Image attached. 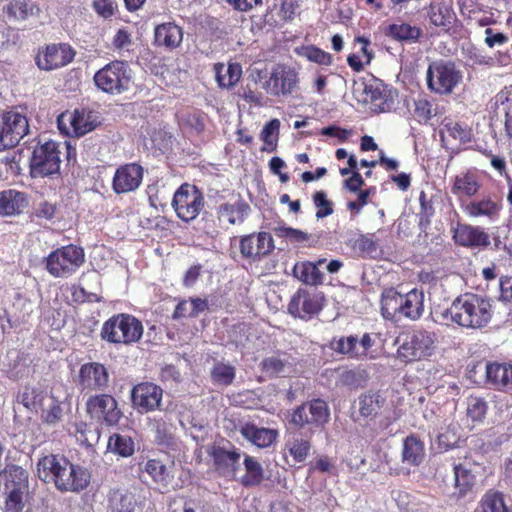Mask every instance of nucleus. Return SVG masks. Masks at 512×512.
<instances>
[{
	"mask_svg": "<svg viewBox=\"0 0 512 512\" xmlns=\"http://www.w3.org/2000/svg\"><path fill=\"white\" fill-rule=\"evenodd\" d=\"M86 412L91 419L107 426L117 425L123 416L117 400L110 394L90 396L86 401Z\"/></svg>",
	"mask_w": 512,
	"mask_h": 512,
	"instance_id": "nucleus-13",
	"label": "nucleus"
},
{
	"mask_svg": "<svg viewBox=\"0 0 512 512\" xmlns=\"http://www.w3.org/2000/svg\"><path fill=\"white\" fill-rule=\"evenodd\" d=\"M29 132L28 119L16 111L0 114V151L17 146Z\"/></svg>",
	"mask_w": 512,
	"mask_h": 512,
	"instance_id": "nucleus-12",
	"label": "nucleus"
},
{
	"mask_svg": "<svg viewBox=\"0 0 512 512\" xmlns=\"http://www.w3.org/2000/svg\"><path fill=\"white\" fill-rule=\"evenodd\" d=\"M419 202L418 224L422 230H426L431 225V219L434 216L435 210L432 201L427 198L424 191L419 195Z\"/></svg>",
	"mask_w": 512,
	"mask_h": 512,
	"instance_id": "nucleus-55",
	"label": "nucleus"
},
{
	"mask_svg": "<svg viewBox=\"0 0 512 512\" xmlns=\"http://www.w3.org/2000/svg\"><path fill=\"white\" fill-rule=\"evenodd\" d=\"M386 397L380 391H367L358 397V412L364 419L374 420L386 406Z\"/></svg>",
	"mask_w": 512,
	"mask_h": 512,
	"instance_id": "nucleus-30",
	"label": "nucleus"
},
{
	"mask_svg": "<svg viewBox=\"0 0 512 512\" xmlns=\"http://www.w3.org/2000/svg\"><path fill=\"white\" fill-rule=\"evenodd\" d=\"M143 331V324L138 318L128 313H118L103 323L100 337L110 344L132 345L141 340Z\"/></svg>",
	"mask_w": 512,
	"mask_h": 512,
	"instance_id": "nucleus-4",
	"label": "nucleus"
},
{
	"mask_svg": "<svg viewBox=\"0 0 512 512\" xmlns=\"http://www.w3.org/2000/svg\"><path fill=\"white\" fill-rule=\"evenodd\" d=\"M90 480L91 474L87 468L69 460L57 477L55 488L60 492L79 493L89 486Z\"/></svg>",
	"mask_w": 512,
	"mask_h": 512,
	"instance_id": "nucleus-18",
	"label": "nucleus"
},
{
	"mask_svg": "<svg viewBox=\"0 0 512 512\" xmlns=\"http://www.w3.org/2000/svg\"><path fill=\"white\" fill-rule=\"evenodd\" d=\"M43 263L51 276L68 278L85 263V252L75 244L64 245L51 251Z\"/></svg>",
	"mask_w": 512,
	"mask_h": 512,
	"instance_id": "nucleus-5",
	"label": "nucleus"
},
{
	"mask_svg": "<svg viewBox=\"0 0 512 512\" xmlns=\"http://www.w3.org/2000/svg\"><path fill=\"white\" fill-rule=\"evenodd\" d=\"M402 294L394 288L385 290L381 297V313L387 320L400 317Z\"/></svg>",
	"mask_w": 512,
	"mask_h": 512,
	"instance_id": "nucleus-46",
	"label": "nucleus"
},
{
	"mask_svg": "<svg viewBox=\"0 0 512 512\" xmlns=\"http://www.w3.org/2000/svg\"><path fill=\"white\" fill-rule=\"evenodd\" d=\"M243 464L245 474L241 477L240 483L246 488L259 486L264 480V469L261 463L255 457L245 455Z\"/></svg>",
	"mask_w": 512,
	"mask_h": 512,
	"instance_id": "nucleus-43",
	"label": "nucleus"
},
{
	"mask_svg": "<svg viewBox=\"0 0 512 512\" xmlns=\"http://www.w3.org/2000/svg\"><path fill=\"white\" fill-rule=\"evenodd\" d=\"M286 449L292 456L296 463H301L306 460L311 450V442L301 436H294L285 444Z\"/></svg>",
	"mask_w": 512,
	"mask_h": 512,
	"instance_id": "nucleus-51",
	"label": "nucleus"
},
{
	"mask_svg": "<svg viewBox=\"0 0 512 512\" xmlns=\"http://www.w3.org/2000/svg\"><path fill=\"white\" fill-rule=\"evenodd\" d=\"M60 164L59 144L49 140L35 147L30 160V174L32 177H47L58 174Z\"/></svg>",
	"mask_w": 512,
	"mask_h": 512,
	"instance_id": "nucleus-11",
	"label": "nucleus"
},
{
	"mask_svg": "<svg viewBox=\"0 0 512 512\" xmlns=\"http://www.w3.org/2000/svg\"><path fill=\"white\" fill-rule=\"evenodd\" d=\"M183 41V29L174 22H165L154 29V45L168 50L178 48Z\"/></svg>",
	"mask_w": 512,
	"mask_h": 512,
	"instance_id": "nucleus-28",
	"label": "nucleus"
},
{
	"mask_svg": "<svg viewBox=\"0 0 512 512\" xmlns=\"http://www.w3.org/2000/svg\"><path fill=\"white\" fill-rule=\"evenodd\" d=\"M463 73L451 60H436L426 71L427 88L438 95H450L462 82Z\"/></svg>",
	"mask_w": 512,
	"mask_h": 512,
	"instance_id": "nucleus-6",
	"label": "nucleus"
},
{
	"mask_svg": "<svg viewBox=\"0 0 512 512\" xmlns=\"http://www.w3.org/2000/svg\"><path fill=\"white\" fill-rule=\"evenodd\" d=\"M213 460L215 469L224 476H234L239 468L241 459L240 450L232 446L231 450L219 445H213L208 451Z\"/></svg>",
	"mask_w": 512,
	"mask_h": 512,
	"instance_id": "nucleus-24",
	"label": "nucleus"
},
{
	"mask_svg": "<svg viewBox=\"0 0 512 512\" xmlns=\"http://www.w3.org/2000/svg\"><path fill=\"white\" fill-rule=\"evenodd\" d=\"M260 79L263 77L260 76ZM300 76L296 68L277 64L268 75H265L262 82V89L266 94L276 98H287L293 96L299 90Z\"/></svg>",
	"mask_w": 512,
	"mask_h": 512,
	"instance_id": "nucleus-8",
	"label": "nucleus"
},
{
	"mask_svg": "<svg viewBox=\"0 0 512 512\" xmlns=\"http://www.w3.org/2000/svg\"><path fill=\"white\" fill-rule=\"evenodd\" d=\"M3 12L12 21H25L30 16L39 15V6L31 0H10Z\"/></svg>",
	"mask_w": 512,
	"mask_h": 512,
	"instance_id": "nucleus-37",
	"label": "nucleus"
},
{
	"mask_svg": "<svg viewBox=\"0 0 512 512\" xmlns=\"http://www.w3.org/2000/svg\"><path fill=\"white\" fill-rule=\"evenodd\" d=\"M438 337L434 331L421 327L401 332L396 340V357L403 363L427 360L435 354Z\"/></svg>",
	"mask_w": 512,
	"mask_h": 512,
	"instance_id": "nucleus-2",
	"label": "nucleus"
},
{
	"mask_svg": "<svg viewBox=\"0 0 512 512\" xmlns=\"http://www.w3.org/2000/svg\"><path fill=\"white\" fill-rule=\"evenodd\" d=\"M274 249L273 238L268 232L252 233L240 240V253L244 258L257 260Z\"/></svg>",
	"mask_w": 512,
	"mask_h": 512,
	"instance_id": "nucleus-23",
	"label": "nucleus"
},
{
	"mask_svg": "<svg viewBox=\"0 0 512 512\" xmlns=\"http://www.w3.org/2000/svg\"><path fill=\"white\" fill-rule=\"evenodd\" d=\"M280 127V121L278 119H272L266 123L261 131L260 138L267 145V150L272 152L277 147L278 131Z\"/></svg>",
	"mask_w": 512,
	"mask_h": 512,
	"instance_id": "nucleus-57",
	"label": "nucleus"
},
{
	"mask_svg": "<svg viewBox=\"0 0 512 512\" xmlns=\"http://www.w3.org/2000/svg\"><path fill=\"white\" fill-rule=\"evenodd\" d=\"M293 273L296 278L308 285H320L323 283V274L314 264L310 261L296 263L293 268Z\"/></svg>",
	"mask_w": 512,
	"mask_h": 512,
	"instance_id": "nucleus-48",
	"label": "nucleus"
},
{
	"mask_svg": "<svg viewBox=\"0 0 512 512\" xmlns=\"http://www.w3.org/2000/svg\"><path fill=\"white\" fill-rule=\"evenodd\" d=\"M75 52L69 44L47 45L36 56V64L41 70H54L64 67L74 60Z\"/></svg>",
	"mask_w": 512,
	"mask_h": 512,
	"instance_id": "nucleus-20",
	"label": "nucleus"
},
{
	"mask_svg": "<svg viewBox=\"0 0 512 512\" xmlns=\"http://www.w3.org/2000/svg\"><path fill=\"white\" fill-rule=\"evenodd\" d=\"M384 34L394 41L411 44L420 40L423 31L420 27L412 26L409 23L398 22L389 24L384 29Z\"/></svg>",
	"mask_w": 512,
	"mask_h": 512,
	"instance_id": "nucleus-35",
	"label": "nucleus"
},
{
	"mask_svg": "<svg viewBox=\"0 0 512 512\" xmlns=\"http://www.w3.org/2000/svg\"><path fill=\"white\" fill-rule=\"evenodd\" d=\"M329 419L330 410L326 401L317 398L296 407L291 414L290 423L298 428L305 425L322 427L328 423Z\"/></svg>",
	"mask_w": 512,
	"mask_h": 512,
	"instance_id": "nucleus-15",
	"label": "nucleus"
},
{
	"mask_svg": "<svg viewBox=\"0 0 512 512\" xmlns=\"http://www.w3.org/2000/svg\"><path fill=\"white\" fill-rule=\"evenodd\" d=\"M477 512H512V509L506 504L503 492L488 489L479 501Z\"/></svg>",
	"mask_w": 512,
	"mask_h": 512,
	"instance_id": "nucleus-41",
	"label": "nucleus"
},
{
	"mask_svg": "<svg viewBox=\"0 0 512 512\" xmlns=\"http://www.w3.org/2000/svg\"><path fill=\"white\" fill-rule=\"evenodd\" d=\"M501 208V203L497 200H494L490 196L482 199L472 200L466 205L462 206L464 213L469 217H485L488 219H494L498 217Z\"/></svg>",
	"mask_w": 512,
	"mask_h": 512,
	"instance_id": "nucleus-32",
	"label": "nucleus"
},
{
	"mask_svg": "<svg viewBox=\"0 0 512 512\" xmlns=\"http://www.w3.org/2000/svg\"><path fill=\"white\" fill-rule=\"evenodd\" d=\"M69 459L62 454H47L37 461V475L45 483H52L56 486L57 477L60 476L64 465Z\"/></svg>",
	"mask_w": 512,
	"mask_h": 512,
	"instance_id": "nucleus-26",
	"label": "nucleus"
},
{
	"mask_svg": "<svg viewBox=\"0 0 512 512\" xmlns=\"http://www.w3.org/2000/svg\"><path fill=\"white\" fill-rule=\"evenodd\" d=\"M244 439L259 448H267L276 442L278 431L271 428H259L252 422L242 423L239 428Z\"/></svg>",
	"mask_w": 512,
	"mask_h": 512,
	"instance_id": "nucleus-29",
	"label": "nucleus"
},
{
	"mask_svg": "<svg viewBox=\"0 0 512 512\" xmlns=\"http://www.w3.org/2000/svg\"><path fill=\"white\" fill-rule=\"evenodd\" d=\"M452 238L455 244L465 248H483L490 245V236L482 227L466 223H457L452 228Z\"/></svg>",
	"mask_w": 512,
	"mask_h": 512,
	"instance_id": "nucleus-22",
	"label": "nucleus"
},
{
	"mask_svg": "<svg viewBox=\"0 0 512 512\" xmlns=\"http://www.w3.org/2000/svg\"><path fill=\"white\" fill-rule=\"evenodd\" d=\"M352 249L358 256L367 257L377 252L378 244L373 238L367 235H360L354 240Z\"/></svg>",
	"mask_w": 512,
	"mask_h": 512,
	"instance_id": "nucleus-58",
	"label": "nucleus"
},
{
	"mask_svg": "<svg viewBox=\"0 0 512 512\" xmlns=\"http://www.w3.org/2000/svg\"><path fill=\"white\" fill-rule=\"evenodd\" d=\"M324 303L325 298L321 293L298 289L288 304V311L295 317L307 320L317 315L323 309Z\"/></svg>",
	"mask_w": 512,
	"mask_h": 512,
	"instance_id": "nucleus-17",
	"label": "nucleus"
},
{
	"mask_svg": "<svg viewBox=\"0 0 512 512\" xmlns=\"http://www.w3.org/2000/svg\"><path fill=\"white\" fill-rule=\"evenodd\" d=\"M313 204L316 207V218L323 219L334 212L333 202L328 199L327 193L323 190L316 191L312 195Z\"/></svg>",
	"mask_w": 512,
	"mask_h": 512,
	"instance_id": "nucleus-56",
	"label": "nucleus"
},
{
	"mask_svg": "<svg viewBox=\"0 0 512 512\" xmlns=\"http://www.w3.org/2000/svg\"><path fill=\"white\" fill-rule=\"evenodd\" d=\"M291 367L287 353L280 352L276 355L266 357L261 362V369L269 377L284 376Z\"/></svg>",
	"mask_w": 512,
	"mask_h": 512,
	"instance_id": "nucleus-45",
	"label": "nucleus"
},
{
	"mask_svg": "<svg viewBox=\"0 0 512 512\" xmlns=\"http://www.w3.org/2000/svg\"><path fill=\"white\" fill-rule=\"evenodd\" d=\"M109 373L105 365L88 362L81 365L78 374V387L81 391H102L108 387Z\"/></svg>",
	"mask_w": 512,
	"mask_h": 512,
	"instance_id": "nucleus-21",
	"label": "nucleus"
},
{
	"mask_svg": "<svg viewBox=\"0 0 512 512\" xmlns=\"http://www.w3.org/2000/svg\"><path fill=\"white\" fill-rule=\"evenodd\" d=\"M436 114L432 102L427 97H419L414 101V115L419 122H428Z\"/></svg>",
	"mask_w": 512,
	"mask_h": 512,
	"instance_id": "nucleus-60",
	"label": "nucleus"
},
{
	"mask_svg": "<svg viewBox=\"0 0 512 512\" xmlns=\"http://www.w3.org/2000/svg\"><path fill=\"white\" fill-rule=\"evenodd\" d=\"M447 313L454 323L463 328L482 329L490 323L494 311L489 298L464 293L453 300Z\"/></svg>",
	"mask_w": 512,
	"mask_h": 512,
	"instance_id": "nucleus-1",
	"label": "nucleus"
},
{
	"mask_svg": "<svg viewBox=\"0 0 512 512\" xmlns=\"http://www.w3.org/2000/svg\"><path fill=\"white\" fill-rule=\"evenodd\" d=\"M424 311V295L416 289L402 295L401 314L411 320L419 319Z\"/></svg>",
	"mask_w": 512,
	"mask_h": 512,
	"instance_id": "nucleus-39",
	"label": "nucleus"
},
{
	"mask_svg": "<svg viewBox=\"0 0 512 512\" xmlns=\"http://www.w3.org/2000/svg\"><path fill=\"white\" fill-rule=\"evenodd\" d=\"M364 94L365 102L370 104L373 111L386 112L391 109L393 104L391 92L381 81L365 85Z\"/></svg>",
	"mask_w": 512,
	"mask_h": 512,
	"instance_id": "nucleus-27",
	"label": "nucleus"
},
{
	"mask_svg": "<svg viewBox=\"0 0 512 512\" xmlns=\"http://www.w3.org/2000/svg\"><path fill=\"white\" fill-rule=\"evenodd\" d=\"M454 492L453 496L457 499L464 498L473 488L475 476L470 469L462 464L454 465Z\"/></svg>",
	"mask_w": 512,
	"mask_h": 512,
	"instance_id": "nucleus-42",
	"label": "nucleus"
},
{
	"mask_svg": "<svg viewBox=\"0 0 512 512\" xmlns=\"http://www.w3.org/2000/svg\"><path fill=\"white\" fill-rule=\"evenodd\" d=\"M58 127L69 136L82 137L96 129L100 124L97 111L82 107L72 112L65 111L58 116Z\"/></svg>",
	"mask_w": 512,
	"mask_h": 512,
	"instance_id": "nucleus-9",
	"label": "nucleus"
},
{
	"mask_svg": "<svg viewBox=\"0 0 512 512\" xmlns=\"http://www.w3.org/2000/svg\"><path fill=\"white\" fill-rule=\"evenodd\" d=\"M216 81L221 88L234 87L242 76V67L239 63H229L227 67L223 63L214 65Z\"/></svg>",
	"mask_w": 512,
	"mask_h": 512,
	"instance_id": "nucleus-40",
	"label": "nucleus"
},
{
	"mask_svg": "<svg viewBox=\"0 0 512 512\" xmlns=\"http://www.w3.org/2000/svg\"><path fill=\"white\" fill-rule=\"evenodd\" d=\"M211 379L213 383L229 386L233 383L236 376V369L231 364L217 362L211 369Z\"/></svg>",
	"mask_w": 512,
	"mask_h": 512,
	"instance_id": "nucleus-52",
	"label": "nucleus"
},
{
	"mask_svg": "<svg viewBox=\"0 0 512 512\" xmlns=\"http://www.w3.org/2000/svg\"><path fill=\"white\" fill-rule=\"evenodd\" d=\"M480 189L481 182L474 170L460 172L451 183V193L460 201L473 198Z\"/></svg>",
	"mask_w": 512,
	"mask_h": 512,
	"instance_id": "nucleus-25",
	"label": "nucleus"
},
{
	"mask_svg": "<svg viewBox=\"0 0 512 512\" xmlns=\"http://www.w3.org/2000/svg\"><path fill=\"white\" fill-rule=\"evenodd\" d=\"M427 16L430 24L443 32H449L457 20L452 6L443 2L430 3Z\"/></svg>",
	"mask_w": 512,
	"mask_h": 512,
	"instance_id": "nucleus-31",
	"label": "nucleus"
},
{
	"mask_svg": "<svg viewBox=\"0 0 512 512\" xmlns=\"http://www.w3.org/2000/svg\"><path fill=\"white\" fill-rule=\"evenodd\" d=\"M27 205L25 193L13 189L0 192V215L12 216L20 214Z\"/></svg>",
	"mask_w": 512,
	"mask_h": 512,
	"instance_id": "nucleus-36",
	"label": "nucleus"
},
{
	"mask_svg": "<svg viewBox=\"0 0 512 512\" xmlns=\"http://www.w3.org/2000/svg\"><path fill=\"white\" fill-rule=\"evenodd\" d=\"M132 407L140 414L159 410L162 404L163 389L149 381L133 386L130 393Z\"/></svg>",
	"mask_w": 512,
	"mask_h": 512,
	"instance_id": "nucleus-16",
	"label": "nucleus"
},
{
	"mask_svg": "<svg viewBox=\"0 0 512 512\" xmlns=\"http://www.w3.org/2000/svg\"><path fill=\"white\" fill-rule=\"evenodd\" d=\"M299 7L300 4L298 0H282L278 12L280 21L284 23L292 21Z\"/></svg>",
	"mask_w": 512,
	"mask_h": 512,
	"instance_id": "nucleus-63",
	"label": "nucleus"
},
{
	"mask_svg": "<svg viewBox=\"0 0 512 512\" xmlns=\"http://www.w3.org/2000/svg\"><path fill=\"white\" fill-rule=\"evenodd\" d=\"M250 211V206L243 200L235 203H223L217 208V217L226 220L229 224L242 223Z\"/></svg>",
	"mask_w": 512,
	"mask_h": 512,
	"instance_id": "nucleus-38",
	"label": "nucleus"
},
{
	"mask_svg": "<svg viewBox=\"0 0 512 512\" xmlns=\"http://www.w3.org/2000/svg\"><path fill=\"white\" fill-rule=\"evenodd\" d=\"M20 42V35L17 29L0 25V49L15 46Z\"/></svg>",
	"mask_w": 512,
	"mask_h": 512,
	"instance_id": "nucleus-62",
	"label": "nucleus"
},
{
	"mask_svg": "<svg viewBox=\"0 0 512 512\" xmlns=\"http://www.w3.org/2000/svg\"><path fill=\"white\" fill-rule=\"evenodd\" d=\"M402 457L409 465H420L424 458V443L414 434L407 436L403 443Z\"/></svg>",
	"mask_w": 512,
	"mask_h": 512,
	"instance_id": "nucleus-44",
	"label": "nucleus"
},
{
	"mask_svg": "<svg viewBox=\"0 0 512 512\" xmlns=\"http://www.w3.org/2000/svg\"><path fill=\"white\" fill-rule=\"evenodd\" d=\"M443 127L448 136L460 144H468L473 140V130L464 122L445 119Z\"/></svg>",
	"mask_w": 512,
	"mask_h": 512,
	"instance_id": "nucleus-49",
	"label": "nucleus"
},
{
	"mask_svg": "<svg viewBox=\"0 0 512 512\" xmlns=\"http://www.w3.org/2000/svg\"><path fill=\"white\" fill-rule=\"evenodd\" d=\"M298 54L308 61L322 66H330L333 62V57L330 53L315 45L302 46Z\"/></svg>",
	"mask_w": 512,
	"mask_h": 512,
	"instance_id": "nucleus-53",
	"label": "nucleus"
},
{
	"mask_svg": "<svg viewBox=\"0 0 512 512\" xmlns=\"http://www.w3.org/2000/svg\"><path fill=\"white\" fill-rule=\"evenodd\" d=\"M174 461L169 465L158 458L148 459L144 466V471L152 478L153 482L162 488H168L174 479L173 468Z\"/></svg>",
	"mask_w": 512,
	"mask_h": 512,
	"instance_id": "nucleus-33",
	"label": "nucleus"
},
{
	"mask_svg": "<svg viewBox=\"0 0 512 512\" xmlns=\"http://www.w3.org/2000/svg\"><path fill=\"white\" fill-rule=\"evenodd\" d=\"M144 169L138 163L120 165L112 179V190L115 194H125L136 191L142 184Z\"/></svg>",
	"mask_w": 512,
	"mask_h": 512,
	"instance_id": "nucleus-19",
	"label": "nucleus"
},
{
	"mask_svg": "<svg viewBox=\"0 0 512 512\" xmlns=\"http://www.w3.org/2000/svg\"><path fill=\"white\" fill-rule=\"evenodd\" d=\"M487 404L477 397H470L467 403V417L473 422H481L486 415Z\"/></svg>",
	"mask_w": 512,
	"mask_h": 512,
	"instance_id": "nucleus-61",
	"label": "nucleus"
},
{
	"mask_svg": "<svg viewBox=\"0 0 512 512\" xmlns=\"http://www.w3.org/2000/svg\"><path fill=\"white\" fill-rule=\"evenodd\" d=\"M5 487L7 493L4 512H21L24 508V493L28 487V474L26 470L12 464L7 471Z\"/></svg>",
	"mask_w": 512,
	"mask_h": 512,
	"instance_id": "nucleus-14",
	"label": "nucleus"
},
{
	"mask_svg": "<svg viewBox=\"0 0 512 512\" xmlns=\"http://www.w3.org/2000/svg\"><path fill=\"white\" fill-rule=\"evenodd\" d=\"M486 381L498 390L512 386V364L499 362L487 363Z\"/></svg>",
	"mask_w": 512,
	"mask_h": 512,
	"instance_id": "nucleus-34",
	"label": "nucleus"
},
{
	"mask_svg": "<svg viewBox=\"0 0 512 512\" xmlns=\"http://www.w3.org/2000/svg\"><path fill=\"white\" fill-rule=\"evenodd\" d=\"M92 7L99 16L107 19L115 14L117 4L115 0H93Z\"/></svg>",
	"mask_w": 512,
	"mask_h": 512,
	"instance_id": "nucleus-64",
	"label": "nucleus"
},
{
	"mask_svg": "<svg viewBox=\"0 0 512 512\" xmlns=\"http://www.w3.org/2000/svg\"><path fill=\"white\" fill-rule=\"evenodd\" d=\"M135 500L132 494L115 491L110 497L111 512H135Z\"/></svg>",
	"mask_w": 512,
	"mask_h": 512,
	"instance_id": "nucleus-54",
	"label": "nucleus"
},
{
	"mask_svg": "<svg viewBox=\"0 0 512 512\" xmlns=\"http://www.w3.org/2000/svg\"><path fill=\"white\" fill-rule=\"evenodd\" d=\"M205 198L202 191L195 185L184 183L174 193L172 207L184 222L193 221L204 208Z\"/></svg>",
	"mask_w": 512,
	"mask_h": 512,
	"instance_id": "nucleus-10",
	"label": "nucleus"
},
{
	"mask_svg": "<svg viewBox=\"0 0 512 512\" xmlns=\"http://www.w3.org/2000/svg\"><path fill=\"white\" fill-rule=\"evenodd\" d=\"M93 81L102 92L119 95L127 92L131 87V69L126 61L113 60L96 71Z\"/></svg>",
	"mask_w": 512,
	"mask_h": 512,
	"instance_id": "nucleus-7",
	"label": "nucleus"
},
{
	"mask_svg": "<svg viewBox=\"0 0 512 512\" xmlns=\"http://www.w3.org/2000/svg\"><path fill=\"white\" fill-rule=\"evenodd\" d=\"M330 347L338 354H342L351 359H361L360 341L357 336H342L338 339L334 338Z\"/></svg>",
	"mask_w": 512,
	"mask_h": 512,
	"instance_id": "nucleus-47",
	"label": "nucleus"
},
{
	"mask_svg": "<svg viewBox=\"0 0 512 512\" xmlns=\"http://www.w3.org/2000/svg\"><path fill=\"white\" fill-rule=\"evenodd\" d=\"M20 400L27 409L35 411L46 426L56 427L63 421V402L39 388L26 386L20 394Z\"/></svg>",
	"mask_w": 512,
	"mask_h": 512,
	"instance_id": "nucleus-3",
	"label": "nucleus"
},
{
	"mask_svg": "<svg viewBox=\"0 0 512 512\" xmlns=\"http://www.w3.org/2000/svg\"><path fill=\"white\" fill-rule=\"evenodd\" d=\"M367 374L364 370H345L339 377V383L342 386L358 388L364 386Z\"/></svg>",
	"mask_w": 512,
	"mask_h": 512,
	"instance_id": "nucleus-59",
	"label": "nucleus"
},
{
	"mask_svg": "<svg viewBox=\"0 0 512 512\" xmlns=\"http://www.w3.org/2000/svg\"><path fill=\"white\" fill-rule=\"evenodd\" d=\"M108 449L121 457H130L134 454L135 444L130 436L114 433L108 439Z\"/></svg>",
	"mask_w": 512,
	"mask_h": 512,
	"instance_id": "nucleus-50",
	"label": "nucleus"
}]
</instances>
